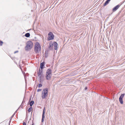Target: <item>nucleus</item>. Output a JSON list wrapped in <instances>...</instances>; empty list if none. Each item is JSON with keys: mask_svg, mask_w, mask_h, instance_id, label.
I'll return each mask as SVG.
<instances>
[{"mask_svg": "<svg viewBox=\"0 0 125 125\" xmlns=\"http://www.w3.org/2000/svg\"><path fill=\"white\" fill-rule=\"evenodd\" d=\"M120 6V5L119 4L116 6L113 9V11H116L119 8Z\"/></svg>", "mask_w": 125, "mask_h": 125, "instance_id": "obj_9", "label": "nucleus"}, {"mask_svg": "<svg viewBox=\"0 0 125 125\" xmlns=\"http://www.w3.org/2000/svg\"><path fill=\"white\" fill-rule=\"evenodd\" d=\"M48 37L47 38L48 40H53L54 38V35L51 32H49L48 34Z\"/></svg>", "mask_w": 125, "mask_h": 125, "instance_id": "obj_4", "label": "nucleus"}, {"mask_svg": "<svg viewBox=\"0 0 125 125\" xmlns=\"http://www.w3.org/2000/svg\"><path fill=\"white\" fill-rule=\"evenodd\" d=\"M45 57H47V54H45Z\"/></svg>", "mask_w": 125, "mask_h": 125, "instance_id": "obj_23", "label": "nucleus"}, {"mask_svg": "<svg viewBox=\"0 0 125 125\" xmlns=\"http://www.w3.org/2000/svg\"><path fill=\"white\" fill-rule=\"evenodd\" d=\"M51 72V70L50 69H49L47 71L46 74L52 75Z\"/></svg>", "mask_w": 125, "mask_h": 125, "instance_id": "obj_12", "label": "nucleus"}, {"mask_svg": "<svg viewBox=\"0 0 125 125\" xmlns=\"http://www.w3.org/2000/svg\"><path fill=\"white\" fill-rule=\"evenodd\" d=\"M52 75L46 74V78L47 80H49L50 79Z\"/></svg>", "mask_w": 125, "mask_h": 125, "instance_id": "obj_10", "label": "nucleus"}, {"mask_svg": "<svg viewBox=\"0 0 125 125\" xmlns=\"http://www.w3.org/2000/svg\"><path fill=\"white\" fill-rule=\"evenodd\" d=\"M34 102L33 101H31L30 103V106H32L34 103Z\"/></svg>", "mask_w": 125, "mask_h": 125, "instance_id": "obj_16", "label": "nucleus"}, {"mask_svg": "<svg viewBox=\"0 0 125 125\" xmlns=\"http://www.w3.org/2000/svg\"><path fill=\"white\" fill-rule=\"evenodd\" d=\"M109 2V1H108L107 0L104 3V6H105L107 5L108 4Z\"/></svg>", "mask_w": 125, "mask_h": 125, "instance_id": "obj_14", "label": "nucleus"}, {"mask_svg": "<svg viewBox=\"0 0 125 125\" xmlns=\"http://www.w3.org/2000/svg\"><path fill=\"white\" fill-rule=\"evenodd\" d=\"M125 95V94H122L120 96L119 98V101L120 103L121 104H123V98L124 97V96Z\"/></svg>", "mask_w": 125, "mask_h": 125, "instance_id": "obj_5", "label": "nucleus"}, {"mask_svg": "<svg viewBox=\"0 0 125 125\" xmlns=\"http://www.w3.org/2000/svg\"><path fill=\"white\" fill-rule=\"evenodd\" d=\"M30 35L29 33H26L25 35V36L27 37H28L30 36Z\"/></svg>", "mask_w": 125, "mask_h": 125, "instance_id": "obj_15", "label": "nucleus"}, {"mask_svg": "<svg viewBox=\"0 0 125 125\" xmlns=\"http://www.w3.org/2000/svg\"><path fill=\"white\" fill-rule=\"evenodd\" d=\"M14 115V114L13 115H12V117Z\"/></svg>", "mask_w": 125, "mask_h": 125, "instance_id": "obj_24", "label": "nucleus"}, {"mask_svg": "<svg viewBox=\"0 0 125 125\" xmlns=\"http://www.w3.org/2000/svg\"><path fill=\"white\" fill-rule=\"evenodd\" d=\"M41 48L40 44L38 42H37L35 44V46L34 50L35 52L37 53H39L41 51Z\"/></svg>", "mask_w": 125, "mask_h": 125, "instance_id": "obj_2", "label": "nucleus"}, {"mask_svg": "<svg viewBox=\"0 0 125 125\" xmlns=\"http://www.w3.org/2000/svg\"><path fill=\"white\" fill-rule=\"evenodd\" d=\"M32 109V107H30V108L28 110V111L29 112H30L31 111Z\"/></svg>", "mask_w": 125, "mask_h": 125, "instance_id": "obj_17", "label": "nucleus"}, {"mask_svg": "<svg viewBox=\"0 0 125 125\" xmlns=\"http://www.w3.org/2000/svg\"><path fill=\"white\" fill-rule=\"evenodd\" d=\"M108 0V1H110L111 0Z\"/></svg>", "mask_w": 125, "mask_h": 125, "instance_id": "obj_26", "label": "nucleus"}, {"mask_svg": "<svg viewBox=\"0 0 125 125\" xmlns=\"http://www.w3.org/2000/svg\"><path fill=\"white\" fill-rule=\"evenodd\" d=\"M53 43H50L49 44V48L50 50H52L53 49Z\"/></svg>", "mask_w": 125, "mask_h": 125, "instance_id": "obj_11", "label": "nucleus"}, {"mask_svg": "<svg viewBox=\"0 0 125 125\" xmlns=\"http://www.w3.org/2000/svg\"><path fill=\"white\" fill-rule=\"evenodd\" d=\"M44 110L43 111V113H42V122H43L44 120V118L45 117V116L44 115V114L45 113V111H44Z\"/></svg>", "mask_w": 125, "mask_h": 125, "instance_id": "obj_6", "label": "nucleus"}, {"mask_svg": "<svg viewBox=\"0 0 125 125\" xmlns=\"http://www.w3.org/2000/svg\"><path fill=\"white\" fill-rule=\"evenodd\" d=\"M42 70L41 71H40V70H39V72L38 73V76L39 77L40 80H41L42 79Z\"/></svg>", "mask_w": 125, "mask_h": 125, "instance_id": "obj_8", "label": "nucleus"}, {"mask_svg": "<svg viewBox=\"0 0 125 125\" xmlns=\"http://www.w3.org/2000/svg\"><path fill=\"white\" fill-rule=\"evenodd\" d=\"M23 125H26V124L25 122H23Z\"/></svg>", "mask_w": 125, "mask_h": 125, "instance_id": "obj_22", "label": "nucleus"}, {"mask_svg": "<svg viewBox=\"0 0 125 125\" xmlns=\"http://www.w3.org/2000/svg\"><path fill=\"white\" fill-rule=\"evenodd\" d=\"M3 43V42L2 41H0V45H2V44Z\"/></svg>", "mask_w": 125, "mask_h": 125, "instance_id": "obj_19", "label": "nucleus"}, {"mask_svg": "<svg viewBox=\"0 0 125 125\" xmlns=\"http://www.w3.org/2000/svg\"><path fill=\"white\" fill-rule=\"evenodd\" d=\"M26 46L25 47V50L26 51L30 50L32 48L33 46V43L31 41L27 42L26 43Z\"/></svg>", "mask_w": 125, "mask_h": 125, "instance_id": "obj_1", "label": "nucleus"}, {"mask_svg": "<svg viewBox=\"0 0 125 125\" xmlns=\"http://www.w3.org/2000/svg\"><path fill=\"white\" fill-rule=\"evenodd\" d=\"M42 85L41 84H39V85H38V87L39 88L41 87H42Z\"/></svg>", "mask_w": 125, "mask_h": 125, "instance_id": "obj_18", "label": "nucleus"}, {"mask_svg": "<svg viewBox=\"0 0 125 125\" xmlns=\"http://www.w3.org/2000/svg\"><path fill=\"white\" fill-rule=\"evenodd\" d=\"M44 66V62H43L41 63L40 64V68L42 69L43 68Z\"/></svg>", "mask_w": 125, "mask_h": 125, "instance_id": "obj_13", "label": "nucleus"}, {"mask_svg": "<svg viewBox=\"0 0 125 125\" xmlns=\"http://www.w3.org/2000/svg\"><path fill=\"white\" fill-rule=\"evenodd\" d=\"M53 43V46L54 49L56 50L57 48V44L55 42H54Z\"/></svg>", "mask_w": 125, "mask_h": 125, "instance_id": "obj_7", "label": "nucleus"}, {"mask_svg": "<svg viewBox=\"0 0 125 125\" xmlns=\"http://www.w3.org/2000/svg\"><path fill=\"white\" fill-rule=\"evenodd\" d=\"M42 91V89H38L37 90V92H40V91Z\"/></svg>", "mask_w": 125, "mask_h": 125, "instance_id": "obj_20", "label": "nucleus"}, {"mask_svg": "<svg viewBox=\"0 0 125 125\" xmlns=\"http://www.w3.org/2000/svg\"><path fill=\"white\" fill-rule=\"evenodd\" d=\"M48 89L47 88L44 89L42 91V99H44L48 95Z\"/></svg>", "mask_w": 125, "mask_h": 125, "instance_id": "obj_3", "label": "nucleus"}, {"mask_svg": "<svg viewBox=\"0 0 125 125\" xmlns=\"http://www.w3.org/2000/svg\"><path fill=\"white\" fill-rule=\"evenodd\" d=\"M85 88V90H86L87 89V87H86Z\"/></svg>", "mask_w": 125, "mask_h": 125, "instance_id": "obj_25", "label": "nucleus"}, {"mask_svg": "<svg viewBox=\"0 0 125 125\" xmlns=\"http://www.w3.org/2000/svg\"><path fill=\"white\" fill-rule=\"evenodd\" d=\"M18 52V51H16L15 52H14V53H17V52Z\"/></svg>", "mask_w": 125, "mask_h": 125, "instance_id": "obj_21", "label": "nucleus"}]
</instances>
